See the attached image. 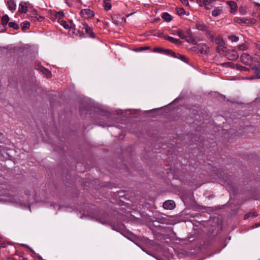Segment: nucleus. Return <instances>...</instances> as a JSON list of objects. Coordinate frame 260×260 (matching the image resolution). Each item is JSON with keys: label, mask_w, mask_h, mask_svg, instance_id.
<instances>
[{"label": "nucleus", "mask_w": 260, "mask_h": 260, "mask_svg": "<svg viewBox=\"0 0 260 260\" xmlns=\"http://www.w3.org/2000/svg\"><path fill=\"white\" fill-rule=\"evenodd\" d=\"M209 47L206 44H200L192 48L193 51H195L197 53L202 54H208L209 52Z\"/></svg>", "instance_id": "nucleus-1"}, {"label": "nucleus", "mask_w": 260, "mask_h": 260, "mask_svg": "<svg viewBox=\"0 0 260 260\" xmlns=\"http://www.w3.org/2000/svg\"><path fill=\"white\" fill-rule=\"evenodd\" d=\"M226 58L230 60H235L239 57V54L237 51L234 49H229L225 52Z\"/></svg>", "instance_id": "nucleus-2"}, {"label": "nucleus", "mask_w": 260, "mask_h": 260, "mask_svg": "<svg viewBox=\"0 0 260 260\" xmlns=\"http://www.w3.org/2000/svg\"><path fill=\"white\" fill-rule=\"evenodd\" d=\"M241 62L246 65L250 64L252 63V57L247 53H243L240 56Z\"/></svg>", "instance_id": "nucleus-3"}, {"label": "nucleus", "mask_w": 260, "mask_h": 260, "mask_svg": "<svg viewBox=\"0 0 260 260\" xmlns=\"http://www.w3.org/2000/svg\"><path fill=\"white\" fill-rule=\"evenodd\" d=\"M80 15L82 17L88 19L94 16V13L92 11L89 9H84L80 11Z\"/></svg>", "instance_id": "nucleus-4"}, {"label": "nucleus", "mask_w": 260, "mask_h": 260, "mask_svg": "<svg viewBox=\"0 0 260 260\" xmlns=\"http://www.w3.org/2000/svg\"><path fill=\"white\" fill-rule=\"evenodd\" d=\"M254 45L258 51H256L254 58L259 63H260V41H256L254 43Z\"/></svg>", "instance_id": "nucleus-5"}, {"label": "nucleus", "mask_w": 260, "mask_h": 260, "mask_svg": "<svg viewBox=\"0 0 260 260\" xmlns=\"http://www.w3.org/2000/svg\"><path fill=\"white\" fill-rule=\"evenodd\" d=\"M226 4L230 8V12L233 14H235L237 10V4L234 1H227Z\"/></svg>", "instance_id": "nucleus-6"}, {"label": "nucleus", "mask_w": 260, "mask_h": 260, "mask_svg": "<svg viewBox=\"0 0 260 260\" xmlns=\"http://www.w3.org/2000/svg\"><path fill=\"white\" fill-rule=\"evenodd\" d=\"M83 29H84L86 32L89 35V37L92 38L95 37V34L93 32L92 29L88 26L87 24H84L83 25Z\"/></svg>", "instance_id": "nucleus-7"}, {"label": "nucleus", "mask_w": 260, "mask_h": 260, "mask_svg": "<svg viewBox=\"0 0 260 260\" xmlns=\"http://www.w3.org/2000/svg\"><path fill=\"white\" fill-rule=\"evenodd\" d=\"M170 56H171L174 58H178L185 62H187L186 58L183 55L180 54L179 53H175L171 50V52L170 53Z\"/></svg>", "instance_id": "nucleus-8"}, {"label": "nucleus", "mask_w": 260, "mask_h": 260, "mask_svg": "<svg viewBox=\"0 0 260 260\" xmlns=\"http://www.w3.org/2000/svg\"><path fill=\"white\" fill-rule=\"evenodd\" d=\"M163 208L165 209H173L175 207V204L173 201H166L163 204Z\"/></svg>", "instance_id": "nucleus-9"}, {"label": "nucleus", "mask_w": 260, "mask_h": 260, "mask_svg": "<svg viewBox=\"0 0 260 260\" xmlns=\"http://www.w3.org/2000/svg\"><path fill=\"white\" fill-rule=\"evenodd\" d=\"M28 11L27 3L21 2L19 5L18 11L20 13H26Z\"/></svg>", "instance_id": "nucleus-10"}, {"label": "nucleus", "mask_w": 260, "mask_h": 260, "mask_svg": "<svg viewBox=\"0 0 260 260\" xmlns=\"http://www.w3.org/2000/svg\"><path fill=\"white\" fill-rule=\"evenodd\" d=\"M154 52L163 53L164 54L169 55L170 53L171 52V50L170 49H165L162 48L156 47L154 49Z\"/></svg>", "instance_id": "nucleus-11"}, {"label": "nucleus", "mask_w": 260, "mask_h": 260, "mask_svg": "<svg viewBox=\"0 0 260 260\" xmlns=\"http://www.w3.org/2000/svg\"><path fill=\"white\" fill-rule=\"evenodd\" d=\"M196 28L203 31H206L208 29V26L204 23L198 22L196 23Z\"/></svg>", "instance_id": "nucleus-12"}, {"label": "nucleus", "mask_w": 260, "mask_h": 260, "mask_svg": "<svg viewBox=\"0 0 260 260\" xmlns=\"http://www.w3.org/2000/svg\"><path fill=\"white\" fill-rule=\"evenodd\" d=\"M213 42L218 45L224 46L225 45V42L220 35L215 37Z\"/></svg>", "instance_id": "nucleus-13"}, {"label": "nucleus", "mask_w": 260, "mask_h": 260, "mask_svg": "<svg viewBox=\"0 0 260 260\" xmlns=\"http://www.w3.org/2000/svg\"><path fill=\"white\" fill-rule=\"evenodd\" d=\"M165 39L173 43L176 44V45H180L182 44V42L180 40L174 38L169 36H165Z\"/></svg>", "instance_id": "nucleus-14"}, {"label": "nucleus", "mask_w": 260, "mask_h": 260, "mask_svg": "<svg viewBox=\"0 0 260 260\" xmlns=\"http://www.w3.org/2000/svg\"><path fill=\"white\" fill-rule=\"evenodd\" d=\"M7 5L10 11H14L16 10V4L14 0H8Z\"/></svg>", "instance_id": "nucleus-15"}, {"label": "nucleus", "mask_w": 260, "mask_h": 260, "mask_svg": "<svg viewBox=\"0 0 260 260\" xmlns=\"http://www.w3.org/2000/svg\"><path fill=\"white\" fill-rule=\"evenodd\" d=\"M185 39L186 42H187L189 43H190V44H192L193 45H196L197 43L196 39L193 37L192 35H189V36L186 35V38Z\"/></svg>", "instance_id": "nucleus-16"}, {"label": "nucleus", "mask_w": 260, "mask_h": 260, "mask_svg": "<svg viewBox=\"0 0 260 260\" xmlns=\"http://www.w3.org/2000/svg\"><path fill=\"white\" fill-rule=\"evenodd\" d=\"M252 70L255 73L256 78L257 79H260V65H255L252 68Z\"/></svg>", "instance_id": "nucleus-17"}, {"label": "nucleus", "mask_w": 260, "mask_h": 260, "mask_svg": "<svg viewBox=\"0 0 260 260\" xmlns=\"http://www.w3.org/2000/svg\"><path fill=\"white\" fill-rule=\"evenodd\" d=\"M103 5L105 10L109 11L111 9L110 0H104Z\"/></svg>", "instance_id": "nucleus-18"}, {"label": "nucleus", "mask_w": 260, "mask_h": 260, "mask_svg": "<svg viewBox=\"0 0 260 260\" xmlns=\"http://www.w3.org/2000/svg\"><path fill=\"white\" fill-rule=\"evenodd\" d=\"M173 34L177 35L181 39H185L186 38V35L184 34L183 31L180 29H178L177 30H175Z\"/></svg>", "instance_id": "nucleus-19"}, {"label": "nucleus", "mask_w": 260, "mask_h": 260, "mask_svg": "<svg viewBox=\"0 0 260 260\" xmlns=\"http://www.w3.org/2000/svg\"><path fill=\"white\" fill-rule=\"evenodd\" d=\"M161 17L162 19L167 22H169L172 19V16L167 12L162 13Z\"/></svg>", "instance_id": "nucleus-20"}, {"label": "nucleus", "mask_w": 260, "mask_h": 260, "mask_svg": "<svg viewBox=\"0 0 260 260\" xmlns=\"http://www.w3.org/2000/svg\"><path fill=\"white\" fill-rule=\"evenodd\" d=\"M221 12L222 9L221 8L216 7L213 10L212 15L214 17H216L219 15Z\"/></svg>", "instance_id": "nucleus-21"}, {"label": "nucleus", "mask_w": 260, "mask_h": 260, "mask_svg": "<svg viewBox=\"0 0 260 260\" xmlns=\"http://www.w3.org/2000/svg\"><path fill=\"white\" fill-rule=\"evenodd\" d=\"M206 34L209 36V39L211 41H213L214 37H215V33L212 31L209 30L208 29L206 31Z\"/></svg>", "instance_id": "nucleus-22"}, {"label": "nucleus", "mask_w": 260, "mask_h": 260, "mask_svg": "<svg viewBox=\"0 0 260 260\" xmlns=\"http://www.w3.org/2000/svg\"><path fill=\"white\" fill-rule=\"evenodd\" d=\"M248 47L249 45L246 42H245L238 46V49L241 51H245L247 50Z\"/></svg>", "instance_id": "nucleus-23"}, {"label": "nucleus", "mask_w": 260, "mask_h": 260, "mask_svg": "<svg viewBox=\"0 0 260 260\" xmlns=\"http://www.w3.org/2000/svg\"><path fill=\"white\" fill-rule=\"evenodd\" d=\"M9 20V16L6 14L4 15L2 17V24L3 26L6 25L8 23Z\"/></svg>", "instance_id": "nucleus-24"}, {"label": "nucleus", "mask_w": 260, "mask_h": 260, "mask_svg": "<svg viewBox=\"0 0 260 260\" xmlns=\"http://www.w3.org/2000/svg\"><path fill=\"white\" fill-rule=\"evenodd\" d=\"M216 52L220 54L225 53V50L224 48V46L218 45L216 49Z\"/></svg>", "instance_id": "nucleus-25"}, {"label": "nucleus", "mask_w": 260, "mask_h": 260, "mask_svg": "<svg viewBox=\"0 0 260 260\" xmlns=\"http://www.w3.org/2000/svg\"><path fill=\"white\" fill-rule=\"evenodd\" d=\"M29 26H30V24H29V22H28L27 21H25L21 24V27L23 30L26 29H28L29 28Z\"/></svg>", "instance_id": "nucleus-26"}, {"label": "nucleus", "mask_w": 260, "mask_h": 260, "mask_svg": "<svg viewBox=\"0 0 260 260\" xmlns=\"http://www.w3.org/2000/svg\"><path fill=\"white\" fill-rule=\"evenodd\" d=\"M8 24H9V26L10 27H12L15 30H17L19 28L18 24H17L16 23H15V22H9Z\"/></svg>", "instance_id": "nucleus-27"}, {"label": "nucleus", "mask_w": 260, "mask_h": 260, "mask_svg": "<svg viewBox=\"0 0 260 260\" xmlns=\"http://www.w3.org/2000/svg\"><path fill=\"white\" fill-rule=\"evenodd\" d=\"M34 15H35V17L37 19L38 21H42L44 19V17L43 16H38V12L37 11H34Z\"/></svg>", "instance_id": "nucleus-28"}, {"label": "nucleus", "mask_w": 260, "mask_h": 260, "mask_svg": "<svg viewBox=\"0 0 260 260\" xmlns=\"http://www.w3.org/2000/svg\"><path fill=\"white\" fill-rule=\"evenodd\" d=\"M229 39L232 42H237L239 41V38L235 35L229 36Z\"/></svg>", "instance_id": "nucleus-29"}, {"label": "nucleus", "mask_w": 260, "mask_h": 260, "mask_svg": "<svg viewBox=\"0 0 260 260\" xmlns=\"http://www.w3.org/2000/svg\"><path fill=\"white\" fill-rule=\"evenodd\" d=\"M63 16H64V13L63 12L60 11V12H56V13H55V17L57 18L61 19L62 17H63Z\"/></svg>", "instance_id": "nucleus-30"}, {"label": "nucleus", "mask_w": 260, "mask_h": 260, "mask_svg": "<svg viewBox=\"0 0 260 260\" xmlns=\"http://www.w3.org/2000/svg\"><path fill=\"white\" fill-rule=\"evenodd\" d=\"M214 1V0H206L204 6L206 9H210L209 7L210 4Z\"/></svg>", "instance_id": "nucleus-31"}, {"label": "nucleus", "mask_w": 260, "mask_h": 260, "mask_svg": "<svg viewBox=\"0 0 260 260\" xmlns=\"http://www.w3.org/2000/svg\"><path fill=\"white\" fill-rule=\"evenodd\" d=\"M177 13L179 15H182L185 14V11L182 8H178L177 9Z\"/></svg>", "instance_id": "nucleus-32"}, {"label": "nucleus", "mask_w": 260, "mask_h": 260, "mask_svg": "<svg viewBox=\"0 0 260 260\" xmlns=\"http://www.w3.org/2000/svg\"><path fill=\"white\" fill-rule=\"evenodd\" d=\"M255 216L256 215H255V213L254 212L253 213H248V214L245 215V216L244 217V219H247L249 217H255Z\"/></svg>", "instance_id": "nucleus-33"}, {"label": "nucleus", "mask_w": 260, "mask_h": 260, "mask_svg": "<svg viewBox=\"0 0 260 260\" xmlns=\"http://www.w3.org/2000/svg\"><path fill=\"white\" fill-rule=\"evenodd\" d=\"M237 67V68L239 69L240 70L245 71H249V69H248V68H246L245 67H243V66H241L240 65H238Z\"/></svg>", "instance_id": "nucleus-34"}, {"label": "nucleus", "mask_w": 260, "mask_h": 260, "mask_svg": "<svg viewBox=\"0 0 260 260\" xmlns=\"http://www.w3.org/2000/svg\"><path fill=\"white\" fill-rule=\"evenodd\" d=\"M197 3L201 7L204 6L206 0H197Z\"/></svg>", "instance_id": "nucleus-35"}, {"label": "nucleus", "mask_w": 260, "mask_h": 260, "mask_svg": "<svg viewBox=\"0 0 260 260\" xmlns=\"http://www.w3.org/2000/svg\"><path fill=\"white\" fill-rule=\"evenodd\" d=\"M7 245V243L4 241H0V247L4 248L6 247Z\"/></svg>", "instance_id": "nucleus-36"}, {"label": "nucleus", "mask_w": 260, "mask_h": 260, "mask_svg": "<svg viewBox=\"0 0 260 260\" xmlns=\"http://www.w3.org/2000/svg\"><path fill=\"white\" fill-rule=\"evenodd\" d=\"M150 47L148 46H145V47H141L139 48H138L139 51H143V50H146L149 49Z\"/></svg>", "instance_id": "nucleus-37"}, {"label": "nucleus", "mask_w": 260, "mask_h": 260, "mask_svg": "<svg viewBox=\"0 0 260 260\" xmlns=\"http://www.w3.org/2000/svg\"><path fill=\"white\" fill-rule=\"evenodd\" d=\"M235 20L236 21V22H237L238 23H244V22L243 20L242 19H241V18H235Z\"/></svg>", "instance_id": "nucleus-38"}, {"label": "nucleus", "mask_w": 260, "mask_h": 260, "mask_svg": "<svg viewBox=\"0 0 260 260\" xmlns=\"http://www.w3.org/2000/svg\"><path fill=\"white\" fill-rule=\"evenodd\" d=\"M181 2L185 6H188L189 5V3H188V0H181Z\"/></svg>", "instance_id": "nucleus-39"}, {"label": "nucleus", "mask_w": 260, "mask_h": 260, "mask_svg": "<svg viewBox=\"0 0 260 260\" xmlns=\"http://www.w3.org/2000/svg\"><path fill=\"white\" fill-rule=\"evenodd\" d=\"M186 36H189V35H192L190 29H187L186 32Z\"/></svg>", "instance_id": "nucleus-40"}, {"label": "nucleus", "mask_w": 260, "mask_h": 260, "mask_svg": "<svg viewBox=\"0 0 260 260\" xmlns=\"http://www.w3.org/2000/svg\"><path fill=\"white\" fill-rule=\"evenodd\" d=\"M249 79L251 80V79H257V78H256V76H255L249 78Z\"/></svg>", "instance_id": "nucleus-41"}, {"label": "nucleus", "mask_w": 260, "mask_h": 260, "mask_svg": "<svg viewBox=\"0 0 260 260\" xmlns=\"http://www.w3.org/2000/svg\"><path fill=\"white\" fill-rule=\"evenodd\" d=\"M63 27H64L65 28H68V25L66 24V25H63Z\"/></svg>", "instance_id": "nucleus-42"}, {"label": "nucleus", "mask_w": 260, "mask_h": 260, "mask_svg": "<svg viewBox=\"0 0 260 260\" xmlns=\"http://www.w3.org/2000/svg\"><path fill=\"white\" fill-rule=\"evenodd\" d=\"M29 249L30 251L31 252H32V253H34V250H33L31 248L29 247Z\"/></svg>", "instance_id": "nucleus-43"}, {"label": "nucleus", "mask_w": 260, "mask_h": 260, "mask_svg": "<svg viewBox=\"0 0 260 260\" xmlns=\"http://www.w3.org/2000/svg\"><path fill=\"white\" fill-rule=\"evenodd\" d=\"M80 111L81 114H82L83 111H82V110L81 108H80Z\"/></svg>", "instance_id": "nucleus-44"}, {"label": "nucleus", "mask_w": 260, "mask_h": 260, "mask_svg": "<svg viewBox=\"0 0 260 260\" xmlns=\"http://www.w3.org/2000/svg\"><path fill=\"white\" fill-rule=\"evenodd\" d=\"M68 1H69V0H65V2H66V3L68 5H69V3H68Z\"/></svg>", "instance_id": "nucleus-45"}, {"label": "nucleus", "mask_w": 260, "mask_h": 260, "mask_svg": "<svg viewBox=\"0 0 260 260\" xmlns=\"http://www.w3.org/2000/svg\"><path fill=\"white\" fill-rule=\"evenodd\" d=\"M99 125L102 126H103V127H104L105 126V125H103V124H100Z\"/></svg>", "instance_id": "nucleus-46"}, {"label": "nucleus", "mask_w": 260, "mask_h": 260, "mask_svg": "<svg viewBox=\"0 0 260 260\" xmlns=\"http://www.w3.org/2000/svg\"><path fill=\"white\" fill-rule=\"evenodd\" d=\"M39 259H42V257L41 256L39 257Z\"/></svg>", "instance_id": "nucleus-47"}, {"label": "nucleus", "mask_w": 260, "mask_h": 260, "mask_svg": "<svg viewBox=\"0 0 260 260\" xmlns=\"http://www.w3.org/2000/svg\"><path fill=\"white\" fill-rule=\"evenodd\" d=\"M241 9H242V8H240V12H241Z\"/></svg>", "instance_id": "nucleus-48"}, {"label": "nucleus", "mask_w": 260, "mask_h": 260, "mask_svg": "<svg viewBox=\"0 0 260 260\" xmlns=\"http://www.w3.org/2000/svg\"><path fill=\"white\" fill-rule=\"evenodd\" d=\"M101 222H102L103 224H104V223H105V222H102V221H101Z\"/></svg>", "instance_id": "nucleus-49"}]
</instances>
